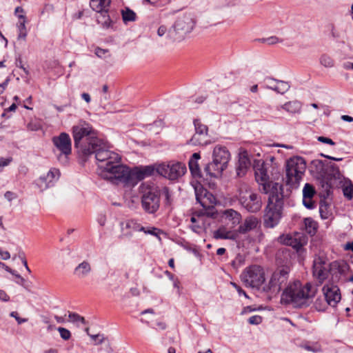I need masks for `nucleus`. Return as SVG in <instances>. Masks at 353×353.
Segmentation results:
<instances>
[{"label": "nucleus", "mask_w": 353, "mask_h": 353, "mask_svg": "<svg viewBox=\"0 0 353 353\" xmlns=\"http://www.w3.org/2000/svg\"><path fill=\"white\" fill-rule=\"evenodd\" d=\"M121 229L125 235L131 236L134 232L144 231V227L141 226L136 220L130 219L121 223Z\"/></svg>", "instance_id": "25"}, {"label": "nucleus", "mask_w": 353, "mask_h": 353, "mask_svg": "<svg viewBox=\"0 0 353 353\" xmlns=\"http://www.w3.org/2000/svg\"><path fill=\"white\" fill-rule=\"evenodd\" d=\"M343 194L348 199H352L353 198V187L346 186L345 188H344Z\"/></svg>", "instance_id": "46"}, {"label": "nucleus", "mask_w": 353, "mask_h": 353, "mask_svg": "<svg viewBox=\"0 0 353 353\" xmlns=\"http://www.w3.org/2000/svg\"><path fill=\"white\" fill-rule=\"evenodd\" d=\"M0 264H1L3 267H4V269L6 271H7L8 272L12 274V275H14L15 276V274H18L16 271L12 270L10 267L6 265L4 263H0Z\"/></svg>", "instance_id": "59"}, {"label": "nucleus", "mask_w": 353, "mask_h": 353, "mask_svg": "<svg viewBox=\"0 0 353 353\" xmlns=\"http://www.w3.org/2000/svg\"><path fill=\"white\" fill-rule=\"evenodd\" d=\"M251 165V161L248 152L243 151L239 153V162L236 167V174L239 176H243L245 174L248 169Z\"/></svg>", "instance_id": "22"}, {"label": "nucleus", "mask_w": 353, "mask_h": 353, "mask_svg": "<svg viewBox=\"0 0 353 353\" xmlns=\"http://www.w3.org/2000/svg\"><path fill=\"white\" fill-rule=\"evenodd\" d=\"M157 165H149L145 166V168H142L141 170H137V171H132L130 170L132 173V176L129 179L128 182H121L122 183L125 184H130L133 183V181L134 179L137 180L141 181L143 179L145 176H149L152 175L154 172H157Z\"/></svg>", "instance_id": "21"}, {"label": "nucleus", "mask_w": 353, "mask_h": 353, "mask_svg": "<svg viewBox=\"0 0 353 353\" xmlns=\"http://www.w3.org/2000/svg\"><path fill=\"white\" fill-rule=\"evenodd\" d=\"M222 218L228 224H231L232 228L238 225L241 221V215L233 209H228L223 212Z\"/></svg>", "instance_id": "23"}, {"label": "nucleus", "mask_w": 353, "mask_h": 353, "mask_svg": "<svg viewBox=\"0 0 353 353\" xmlns=\"http://www.w3.org/2000/svg\"><path fill=\"white\" fill-rule=\"evenodd\" d=\"M97 221L100 225L103 226L106 222V216L104 214H100L98 216Z\"/></svg>", "instance_id": "56"}, {"label": "nucleus", "mask_w": 353, "mask_h": 353, "mask_svg": "<svg viewBox=\"0 0 353 353\" xmlns=\"http://www.w3.org/2000/svg\"><path fill=\"white\" fill-rule=\"evenodd\" d=\"M157 230H158V229L154 227L150 228L148 230H145V228H144V231H143V232L145 234H152L153 236H157Z\"/></svg>", "instance_id": "55"}, {"label": "nucleus", "mask_w": 353, "mask_h": 353, "mask_svg": "<svg viewBox=\"0 0 353 353\" xmlns=\"http://www.w3.org/2000/svg\"><path fill=\"white\" fill-rule=\"evenodd\" d=\"M91 272L92 265L87 260H84L75 267L73 274L77 278L83 279L88 276Z\"/></svg>", "instance_id": "24"}, {"label": "nucleus", "mask_w": 353, "mask_h": 353, "mask_svg": "<svg viewBox=\"0 0 353 353\" xmlns=\"http://www.w3.org/2000/svg\"><path fill=\"white\" fill-rule=\"evenodd\" d=\"M0 301H3V302H8L10 301V296L3 290H0Z\"/></svg>", "instance_id": "53"}, {"label": "nucleus", "mask_w": 353, "mask_h": 353, "mask_svg": "<svg viewBox=\"0 0 353 353\" xmlns=\"http://www.w3.org/2000/svg\"><path fill=\"white\" fill-rule=\"evenodd\" d=\"M194 125L195 127V134L192 136L190 139V142L193 145H204L207 143V141L205 140L208 135V128L203 124L199 119H195L194 121Z\"/></svg>", "instance_id": "18"}, {"label": "nucleus", "mask_w": 353, "mask_h": 353, "mask_svg": "<svg viewBox=\"0 0 353 353\" xmlns=\"http://www.w3.org/2000/svg\"><path fill=\"white\" fill-rule=\"evenodd\" d=\"M283 209V186L275 183L272 188L268 198V204L263 215V225L266 228H274L280 222Z\"/></svg>", "instance_id": "4"}, {"label": "nucleus", "mask_w": 353, "mask_h": 353, "mask_svg": "<svg viewBox=\"0 0 353 353\" xmlns=\"http://www.w3.org/2000/svg\"><path fill=\"white\" fill-rule=\"evenodd\" d=\"M262 322V317L259 315L252 316L248 319V323L251 325H259Z\"/></svg>", "instance_id": "44"}, {"label": "nucleus", "mask_w": 353, "mask_h": 353, "mask_svg": "<svg viewBox=\"0 0 353 353\" xmlns=\"http://www.w3.org/2000/svg\"><path fill=\"white\" fill-rule=\"evenodd\" d=\"M187 172L185 165L180 161L171 160L157 165V173L170 180L176 181Z\"/></svg>", "instance_id": "9"}, {"label": "nucleus", "mask_w": 353, "mask_h": 353, "mask_svg": "<svg viewBox=\"0 0 353 353\" xmlns=\"http://www.w3.org/2000/svg\"><path fill=\"white\" fill-rule=\"evenodd\" d=\"M304 224L305 230L309 234L313 236L316 234L318 225L312 218H305L304 219Z\"/></svg>", "instance_id": "35"}, {"label": "nucleus", "mask_w": 353, "mask_h": 353, "mask_svg": "<svg viewBox=\"0 0 353 353\" xmlns=\"http://www.w3.org/2000/svg\"><path fill=\"white\" fill-rule=\"evenodd\" d=\"M57 330L59 331L61 337L63 340L67 341V340H69L70 339L71 333H70V332L68 329L59 327L57 328Z\"/></svg>", "instance_id": "42"}, {"label": "nucleus", "mask_w": 353, "mask_h": 353, "mask_svg": "<svg viewBox=\"0 0 353 353\" xmlns=\"http://www.w3.org/2000/svg\"><path fill=\"white\" fill-rule=\"evenodd\" d=\"M19 21L17 23V28L19 31V39H25L27 36V30L26 28V18L23 14L18 15Z\"/></svg>", "instance_id": "33"}, {"label": "nucleus", "mask_w": 353, "mask_h": 353, "mask_svg": "<svg viewBox=\"0 0 353 353\" xmlns=\"http://www.w3.org/2000/svg\"><path fill=\"white\" fill-rule=\"evenodd\" d=\"M141 194V206L148 214H154L160 207V193L154 184L142 183L139 187Z\"/></svg>", "instance_id": "8"}, {"label": "nucleus", "mask_w": 353, "mask_h": 353, "mask_svg": "<svg viewBox=\"0 0 353 353\" xmlns=\"http://www.w3.org/2000/svg\"><path fill=\"white\" fill-rule=\"evenodd\" d=\"M166 31H167L166 27L164 26H161L157 30V34L159 37H162L165 34Z\"/></svg>", "instance_id": "57"}, {"label": "nucleus", "mask_w": 353, "mask_h": 353, "mask_svg": "<svg viewBox=\"0 0 353 353\" xmlns=\"http://www.w3.org/2000/svg\"><path fill=\"white\" fill-rule=\"evenodd\" d=\"M4 196L9 201H11L17 197L16 194L10 191H7L4 194Z\"/></svg>", "instance_id": "54"}, {"label": "nucleus", "mask_w": 353, "mask_h": 353, "mask_svg": "<svg viewBox=\"0 0 353 353\" xmlns=\"http://www.w3.org/2000/svg\"><path fill=\"white\" fill-rule=\"evenodd\" d=\"M232 286L236 290L239 296H244L245 298H249L246 292L236 283L231 282Z\"/></svg>", "instance_id": "48"}, {"label": "nucleus", "mask_w": 353, "mask_h": 353, "mask_svg": "<svg viewBox=\"0 0 353 353\" xmlns=\"http://www.w3.org/2000/svg\"><path fill=\"white\" fill-rule=\"evenodd\" d=\"M272 83L270 85H267L266 88L272 90L281 94L285 93L290 88V84L283 81H279L274 79H270Z\"/></svg>", "instance_id": "28"}, {"label": "nucleus", "mask_w": 353, "mask_h": 353, "mask_svg": "<svg viewBox=\"0 0 353 353\" xmlns=\"http://www.w3.org/2000/svg\"><path fill=\"white\" fill-rule=\"evenodd\" d=\"M15 277L19 279V281H16L18 284H20L21 285H25L26 280L22 276H21L20 274H15Z\"/></svg>", "instance_id": "61"}, {"label": "nucleus", "mask_w": 353, "mask_h": 353, "mask_svg": "<svg viewBox=\"0 0 353 353\" xmlns=\"http://www.w3.org/2000/svg\"><path fill=\"white\" fill-rule=\"evenodd\" d=\"M312 164L315 165L317 172L320 175H323L324 174V163L321 160L314 161H312Z\"/></svg>", "instance_id": "43"}, {"label": "nucleus", "mask_w": 353, "mask_h": 353, "mask_svg": "<svg viewBox=\"0 0 353 353\" xmlns=\"http://www.w3.org/2000/svg\"><path fill=\"white\" fill-rule=\"evenodd\" d=\"M330 264L323 255L315 256L313 261V275L320 283H323L328 276Z\"/></svg>", "instance_id": "14"}, {"label": "nucleus", "mask_w": 353, "mask_h": 353, "mask_svg": "<svg viewBox=\"0 0 353 353\" xmlns=\"http://www.w3.org/2000/svg\"><path fill=\"white\" fill-rule=\"evenodd\" d=\"M10 161H11V159L0 158V163L2 164V166L8 165Z\"/></svg>", "instance_id": "62"}, {"label": "nucleus", "mask_w": 353, "mask_h": 353, "mask_svg": "<svg viewBox=\"0 0 353 353\" xmlns=\"http://www.w3.org/2000/svg\"><path fill=\"white\" fill-rule=\"evenodd\" d=\"M8 79H6L4 82L0 84V94H1L5 90L8 83Z\"/></svg>", "instance_id": "60"}, {"label": "nucleus", "mask_w": 353, "mask_h": 353, "mask_svg": "<svg viewBox=\"0 0 353 353\" xmlns=\"http://www.w3.org/2000/svg\"><path fill=\"white\" fill-rule=\"evenodd\" d=\"M314 305L316 310L325 311L329 304L327 303V299L323 296V297H318L316 299Z\"/></svg>", "instance_id": "36"}, {"label": "nucleus", "mask_w": 353, "mask_h": 353, "mask_svg": "<svg viewBox=\"0 0 353 353\" xmlns=\"http://www.w3.org/2000/svg\"><path fill=\"white\" fill-rule=\"evenodd\" d=\"M239 200L241 205L250 212H259L262 206L261 197L247 187L240 189Z\"/></svg>", "instance_id": "11"}, {"label": "nucleus", "mask_w": 353, "mask_h": 353, "mask_svg": "<svg viewBox=\"0 0 353 353\" xmlns=\"http://www.w3.org/2000/svg\"><path fill=\"white\" fill-rule=\"evenodd\" d=\"M315 194L314 187L310 183H305L303 189V197L312 199Z\"/></svg>", "instance_id": "37"}, {"label": "nucleus", "mask_w": 353, "mask_h": 353, "mask_svg": "<svg viewBox=\"0 0 353 353\" xmlns=\"http://www.w3.org/2000/svg\"><path fill=\"white\" fill-rule=\"evenodd\" d=\"M122 20L124 24L127 25L130 22L137 21V14L128 7H125L121 10Z\"/></svg>", "instance_id": "32"}, {"label": "nucleus", "mask_w": 353, "mask_h": 353, "mask_svg": "<svg viewBox=\"0 0 353 353\" xmlns=\"http://www.w3.org/2000/svg\"><path fill=\"white\" fill-rule=\"evenodd\" d=\"M60 177V172L57 168H51L48 172L41 176L37 181L36 185L43 191L50 187H52Z\"/></svg>", "instance_id": "16"}, {"label": "nucleus", "mask_w": 353, "mask_h": 353, "mask_svg": "<svg viewBox=\"0 0 353 353\" xmlns=\"http://www.w3.org/2000/svg\"><path fill=\"white\" fill-rule=\"evenodd\" d=\"M306 170V164L302 157L290 158L285 165V183L291 188H297Z\"/></svg>", "instance_id": "7"}, {"label": "nucleus", "mask_w": 353, "mask_h": 353, "mask_svg": "<svg viewBox=\"0 0 353 353\" xmlns=\"http://www.w3.org/2000/svg\"><path fill=\"white\" fill-rule=\"evenodd\" d=\"M212 236L214 239H229L236 240L238 237V233L234 231L229 230L224 226L219 228L212 233Z\"/></svg>", "instance_id": "26"}, {"label": "nucleus", "mask_w": 353, "mask_h": 353, "mask_svg": "<svg viewBox=\"0 0 353 353\" xmlns=\"http://www.w3.org/2000/svg\"><path fill=\"white\" fill-rule=\"evenodd\" d=\"M320 63L321 65L326 68H332L334 66V61L332 59L325 54H323L320 58Z\"/></svg>", "instance_id": "39"}, {"label": "nucleus", "mask_w": 353, "mask_h": 353, "mask_svg": "<svg viewBox=\"0 0 353 353\" xmlns=\"http://www.w3.org/2000/svg\"><path fill=\"white\" fill-rule=\"evenodd\" d=\"M253 168L255 179L262 186V191L265 194L270 193L273 185L276 183H272L270 181L268 174L269 164L262 160H255Z\"/></svg>", "instance_id": "10"}, {"label": "nucleus", "mask_w": 353, "mask_h": 353, "mask_svg": "<svg viewBox=\"0 0 353 353\" xmlns=\"http://www.w3.org/2000/svg\"><path fill=\"white\" fill-rule=\"evenodd\" d=\"M281 108L292 114L298 113L301 111V103L297 101H289L281 106Z\"/></svg>", "instance_id": "34"}, {"label": "nucleus", "mask_w": 353, "mask_h": 353, "mask_svg": "<svg viewBox=\"0 0 353 353\" xmlns=\"http://www.w3.org/2000/svg\"><path fill=\"white\" fill-rule=\"evenodd\" d=\"M89 328L85 329V332L90 336V337L95 341L94 345H99L104 342L105 338L103 334H90L88 333Z\"/></svg>", "instance_id": "40"}, {"label": "nucleus", "mask_w": 353, "mask_h": 353, "mask_svg": "<svg viewBox=\"0 0 353 353\" xmlns=\"http://www.w3.org/2000/svg\"><path fill=\"white\" fill-rule=\"evenodd\" d=\"M322 291L330 306L335 307L341 299L339 288L333 283L325 285Z\"/></svg>", "instance_id": "17"}, {"label": "nucleus", "mask_w": 353, "mask_h": 353, "mask_svg": "<svg viewBox=\"0 0 353 353\" xmlns=\"http://www.w3.org/2000/svg\"><path fill=\"white\" fill-rule=\"evenodd\" d=\"M230 159V153L228 149L221 145L214 147L212 152V161L204 168V172L210 177H219L226 169Z\"/></svg>", "instance_id": "6"}, {"label": "nucleus", "mask_w": 353, "mask_h": 353, "mask_svg": "<svg viewBox=\"0 0 353 353\" xmlns=\"http://www.w3.org/2000/svg\"><path fill=\"white\" fill-rule=\"evenodd\" d=\"M95 54L99 58H107L110 57V54L109 53V50L107 49H102L99 47L95 48L94 50Z\"/></svg>", "instance_id": "41"}, {"label": "nucleus", "mask_w": 353, "mask_h": 353, "mask_svg": "<svg viewBox=\"0 0 353 353\" xmlns=\"http://www.w3.org/2000/svg\"><path fill=\"white\" fill-rule=\"evenodd\" d=\"M68 317L70 319V321L72 323L81 322L83 324H86V321L84 317L80 316L77 313L69 312Z\"/></svg>", "instance_id": "38"}, {"label": "nucleus", "mask_w": 353, "mask_h": 353, "mask_svg": "<svg viewBox=\"0 0 353 353\" xmlns=\"http://www.w3.org/2000/svg\"><path fill=\"white\" fill-rule=\"evenodd\" d=\"M303 203L304 206H305L308 209H312L314 208V203L312 202V199L303 197Z\"/></svg>", "instance_id": "52"}, {"label": "nucleus", "mask_w": 353, "mask_h": 353, "mask_svg": "<svg viewBox=\"0 0 353 353\" xmlns=\"http://www.w3.org/2000/svg\"><path fill=\"white\" fill-rule=\"evenodd\" d=\"M201 157L199 153L195 152L194 153L191 158L189 160V168L191 173L194 176H200L201 175V170L199 168V165L198 163L199 159H200Z\"/></svg>", "instance_id": "31"}, {"label": "nucleus", "mask_w": 353, "mask_h": 353, "mask_svg": "<svg viewBox=\"0 0 353 353\" xmlns=\"http://www.w3.org/2000/svg\"><path fill=\"white\" fill-rule=\"evenodd\" d=\"M72 134L74 147L82 155H87L90 152V145H96L99 142L97 132L84 120H79L72 126Z\"/></svg>", "instance_id": "5"}, {"label": "nucleus", "mask_w": 353, "mask_h": 353, "mask_svg": "<svg viewBox=\"0 0 353 353\" xmlns=\"http://www.w3.org/2000/svg\"><path fill=\"white\" fill-rule=\"evenodd\" d=\"M27 128L30 131H37L41 128V125L39 123L36 122H30L28 124Z\"/></svg>", "instance_id": "51"}, {"label": "nucleus", "mask_w": 353, "mask_h": 353, "mask_svg": "<svg viewBox=\"0 0 353 353\" xmlns=\"http://www.w3.org/2000/svg\"><path fill=\"white\" fill-rule=\"evenodd\" d=\"M89 149L90 151L87 156L95 154V158L99 163V174L102 178L116 184L129 181L132 176L130 168L121 164L120 156L107 150L105 143L101 139L96 145H90Z\"/></svg>", "instance_id": "1"}, {"label": "nucleus", "mask_w": 353, "mask_h": 353, "mask_svg": "<svg viewBox=\"0 0 353 353\" xmlns=\"http://www.w3.org/2000/svg\"><path fill=\"white\" fill-rule=\"evenodd\" d=\"M316 288L310 283L305 285L299 281L290 283L282 292L281 302L285 305H292L294 307L308 306L310 300L316 292Z\"/></svg>", "instance_id": "3"}, {"label": "nucleus", "mask_w": 353, "mask_h": 353, "mask_svg": "<svg viewBox=\"0 0 353 353\" xmlns=\"http://www.w3.org/2000/svg\"><path fill=\"white\" fill-rule=\"evenodd\" d=\"M304 348L307 351H311L313 352H318L321 350V346L318 343H315L312 345H304Z\"/></svg>", "instance_id": "45"}, {"label": "nucleus", "mask_w": 353, "mask_h": 353, "mask_svg": "<svg viewBox=\"0 0 353 353\" xmlns=\"http://www.w3.org/2000/svg\"><path fill=\"white\" fill-rule=\"evenodd\" d=\"M97 21L99 24H101L102 28L104 29H108L112 28L113 21L111 19L108 11H104L99 13L97 17Z\"/></svg>", "instance_id": "30"}, {"label": "nucleus", "mask_w": 353, "mask_h": 353, "mask_svg": "<svg viewBox=\"0 0 353 353\" xmlns=\"http://www.w3.org/2000/svg\"><path fill=\"white\" fill-rule=\"evenodd\" d=\"M344 249L345 250H351L353 252V241L352 242H347L345 246H344Z\"/></svg>", "instance_id": "63"}, {"label": "nucleus", "mask_w": 353, "mask_h": 353, "mask_svg": "<svg viewBox=\"0 0 353 353\" xmlns=\"http://www.w3.org/2000/svg\"><path fill=\"white\" fill-rule=\"evenodd\" d=\"M194 23V21L190 15H184L179 17L174 23L172 29L169 30L168 35L174 40L181 39L186 34L192 30Z\"/></svg>", "instance_id": "12"}, {"label": "nucleus", "mask_w": 353, "mask_h": 353, "mask_svg": "<svg viewBox=\"0 0 353 353\" xmlns=\"http://www.w3.org/2000/svg\"><path fill=\"white\" fill-rule=\"evenodd\" d=\"M317 140L321 143L329 144L330 145H335L336 143L331 139L323 136L317 137Z\"/></svg>", "instance_id": "49"}, {"label": "nucleus", "mask_w": 353, "mask_h": 353, "mask_svg": "<svg viewBox=\"0 0 353 353\" xmlns=\"http://www.w3.org/2000/svg\"><path fill=\"white\" fill-rule=\"evenodd\" d=\"M0 256L3 260H8L10 257V253L8 251H3L1 250H0Z\"/></svg>", "instance_id": "58"}, {"label": "nucleus", "mask_w": 353, "mask_h": 353, "mask_svg": "<svg viewBox=\"0 0 353 353\" xmlns=\"http://www.w3.org/2000/svg\"><path fill=\"white\" fill-rule=\"evenodd\" d=\"M195 192L196 201L203 208L210 209L216 205V200L215 196L206 190L203 189L201 193H199L197 189H196Z\"/></svg>", "instance_id": "20"}, {"label": "nucleus", "mask_w": 353, "mask_h": 353, "mask_svg": "<svg viewBox=\"0 0 353 353\" xmlns=\"http://www.w3.org/2000/svg\"><path fill=\"white\" fill-rule=\"evenodd\" d=\"M259 224V219L254 216H248L244 222L239 225L238 228V232L241 234H245L251 230L256 229Z\"/></svg>", "instance_id": "27"}, {"label": "nucleus", "mask_w": 353, "mask_h": 353, "mask_svg": "<svg viewBox=\"0 0 353 353\" xmlns=\"http://www.w3.org/2000/svg\"><path fill=\"white\" fill-rule=\"evenodd\" d=\"M281 243L292 247L299 251L307 242V236L303 233L296 232L292 234H282L279 237Z\"/></svg>", "instance_id": "15"}, {"label": "nucleus", "mask_w": 353, "mask_h": 353, "mask_svg": "<svg viewBox=\"0 0 353 353\" xmlns=\"http://www.w3.org/2000/svg\"><path fill=\"white\" fill-rule=\"evenodd\" d=\"M10 316L14 318L16 321H17L18 324H21L23 323H26L28 321V319H22L20 318L18 315V313L17 312H12L10 314Z\"/></svg>", "instance_id": "50"}, {"label": "nucleus", "mask_w": 353, "mask_h": 353, "mask_svg": "<svg viewBox=\"0 0 353 353\" xmlns=\"http://www.w3.org/2000/svg\"><path fill=\"white\" fill-rule=\"evenodd\" d=\"M350 266L344 261H335L330 264V272L338 280H343L349 272Z\"/></svg>", "instance_id": "19"}, {"label": "nucleus", "mask_w": 353, "mask_h": 353, "mask_svg": "<svg viewBox=\"0 0 353 353\" xmlns=\"http://www.w3.org/2000/svg\"><path fill=\"white\" fill-rule=\"evenodd\" d=\"M111 0H90V6L92 10L100 13L109 11Z\"/></svg>", "instance_id": "29"}, {"label": "nucleus", "mask_w": 353, "mask_h": 353, "mask_svg": "<svg viewBox=\"0 0 353 353\" xmlns=\"http://www.w3.org/2000/svg\"><path fill=\"white\" fill-rule=\"evenodd\" d=\"M341 119L344 121L347 122H352L353 121V117L349 115H342Z\"/></svg>", "instance_id": "64"}, {"label": "nucleus", "mask_w": 353, "mask_h": 353, "mask_svg": "<svg viewBox=\"0 0 353 353\" xmlns=\"http://www.w3.org/2000/svg\"><path fill=\"white\" fill-rule=\"evenodd\" d=\"M262 41L264 43H267L269 45H273L280 42V39L275 36H272L266 39H263Z\"/></svg>", "instance_id": "47"}, {"label": "nucleus", "mask_w": 353, "mask_h": 353, "mask_svg": "<svg viewBox=\"0 0 353 353\" xmlns=\"http://www.w3.org/2000/svg\"><path fill=\"white\" fill-rule=\"evenodd\" d=\"M52 141L56 148L59 151L58 160L63 164L68 161V156L72 153V141L70 135L66 132H61L59 136L53 137Z\"/></svg>", "instance_id": "13"}, {"label": "nucleus", "mask_w": 353, "mask_h": 353, "mask_svg": "<svg viewBox=\"0 0 353 353\" xmlns=\"http://www.w3.org/2000/svg\"><path fill=\"white\" fill-rule=\"evenodd\" d=\"M290 268L287 266L279 268L273 272L268 283H265L263 269L256 265H251L242 272L241 279L247 287L260 289L268 299L276 296L285 285L289 278Z\"/></svg>", "instance_id": "2"}]
</instances>
